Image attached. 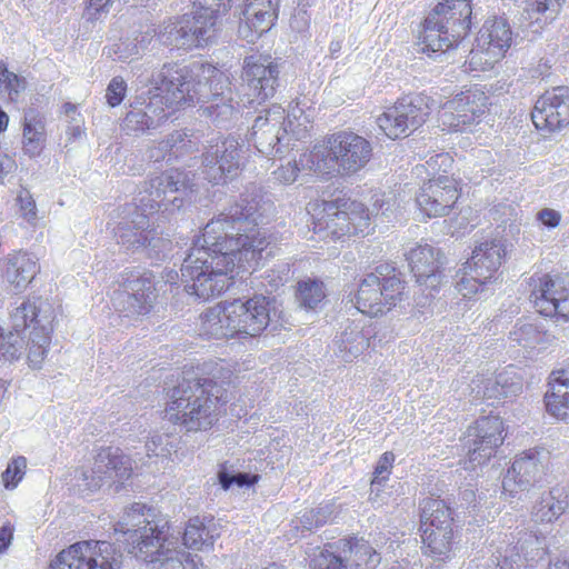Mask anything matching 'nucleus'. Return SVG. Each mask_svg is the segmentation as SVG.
Wrapping results in <instances>:
<instances>
[{
	"label": "nucleus",
	"mask_w": 569,
	"mask_h": 569,
	"mask_svg": "<svg viewBox=\"0 0 569 569\" xmlns=\"http://www.w3.org/2000/svg\"><path fill=\"white\" fill-rule=\"evenodd\" d=\"M269 244L249 218L211 220L181 268L186 291L201 301L220 297L234 284L241 269L259 263Z\"/></svg>",
	"instance_id": "1"
},
{
	"label": "nucleus",
	"mask_w": 569,
	"mask_h": 569,
	"mask_svg": "<svg viewBox=\"0 0 569 569\" xmlns=\"http://www.w3.org/2000/svg\"><path fill=\"white\" fill-rule=\"evenodd\" d=\"M162 94L151 100V112L159 118H171L194 108L200 101L211 102L209 116L230 114L233 111L230 73L216 66L196 62L190 66L164 64L161 69Z\"/></svg>",
	"instance_id": "2"
},
{
	"label": "nucleus",
	"mask_w": 569,
	"mask_h": 569,
	"mask_svg": "<svg viewBox=\"0 0 569 569\" xmlns=\"http://www.w3.org/2000/svg\"><path fill=\"white\" fill-rule=\"evenodd\" d=\"M168 529L167 516L141 502L126 508L114 527L124 537L128 552L150 563L151 569H202L199 556H191L167 539Z\"/></svg>",
	"instance_id": "3"
},
{
	"label": "nucleus",
	"mask_w": 569,
	"mask_h": 569,
	"mask_svg": "<svg viewBox=\"0 0 569 569\" xmlns=\"http://www.w3.org/2000/svg\"><path fill=\"white\" fill-rule=\"evenodd\" d=\"M192 191V184L184 171L171 169L150 179L148 186L138 192V204H127L122 209L123 221L113 229L117 241L128 248L144 247L154 238L156 230L150 228L147 211L150 213L164 207L167 202L180 208L183 199L173 196H187Z\"/></svg>",
	"instance_id": "4"
},
{
	"label": "nucleus",
	"mask_w": 569,
	"mask_h": 569,
	"mask_svg": "<svg viewBox=\"0 0 569 569\" xmlns=\"http://www.w3.org/2000/svg\"><path fill=\"white\" fill-rule=\"evenodd\" d=\"M274 299L262 293L219 302L200 316L199 336L206 339L248 340L270 325Z\"/></svg>",
	"instance_id": "5"
},
{
	"label": "nucleus",
	"mask_w": 569,
	"mask_h": 569,
	"mask_svg": "<svg viewBox=\"0 0 569 569\" xmlns=\"http://www.w3.org/2000/svg\"><path fill=\"white\" fill-rule=\"evenodd\" d=\"M226 403V390L216 380L183 379L172 389L164 417L187 431H204L218 421Z\"/></svg>",
	"instance_id": "6"
},
{
	"label": "nucleus",
	"mask_w": 569,
	"mask_h": 569,
	"mask_svg": "<svg viewBox=\"0 0 569 569\" xmlns=\"http://www.w3.org/2000/svg\"><path fill=\"white\" fill-rule=\"evenodd\" d=\"M371 158L370 141L347 130L327 134L312 150L300 154L302 166L321 177L356 174L370 162Z\"/></svg>",
	"instance_id": "7"
},
{
	"label": "nucleus",
	"mask_w": 569,
	"mask_h": 569,
	"mask_svg": "<svg viewBox=\"0 0 569 569\" xmlns=\"http://www.w3.org/2000/svg\"><path fill=\"white\" fill-rule=\"evenodd\" d=\"M312 219V230L327 241L345 242L352 238H363L373 231L368 208L350 198L331 201L315 200L308 204Z\"/></svg>",
	"instance_id": "8"
},
{
	"label": "nucleus",
	"mask_w": 569,
	"mask_h": 569,
	"mask_svg": "<svg viewBox=\"0 0 569 569\" xmlns=\"http://www.w3.org/2000/svg\"><path fill=\"white\" fill-rule=\"evenodd\" d=\"M406 295V281L390 263H381L365 274L355 293L358 311L370 317L382 316L400 303Z\"/></svg>",
	"instance_id": "9"
},
{
	"label": "nucleus",
	"mask_w": 569,
	"mask_h": 569,
	"mask_svg": "<svg viewBox=\"0 0 569 569\" xmlns=\"http://www.w3.org/2000/svg\"><path fill=\"white\" fill-rule=\"evenodd\" d=\"M427 164L433 170L442 169L447 173L452 168L453 158L449 153H438L431 157ZM460 181L452 174L436 173L425 180L416 193V206L423 218H440L448 216L461 197Z\"/></svg>",
	"instance_id": "10"
},
{
	"label": "nucleus",
	"mask_w": 569,
	"mask_h": 569,
	"mask_svg": "<svg viewBox=\"0 0 569 569\" xmlns=\"http://www.w3.org/2000/svg\"><path fill=\"white\" fill-rule=\"evenodd\" d=\"M491 101L483 87H463L451 99L443 102L437 113V124L447 133L465 132L480 124L489 114Z\"/></svg>",
	"instance_id": "11"
},
{
	"label": "nucleus",
	"mask_w": 569,
	"mask_h": 569,
	"mask_svg": "<svg viewBox=\"0 0 569 569\" xmlns=\"http://www.w3.org/2000/svg\"><path fill=\"white\" fill-rule=\"evenodd\" d=\"M527 283L529 299L539 315L569 321V277L567 274L536 271Z\"/></svg>",
	"instance_id": "12"
},
{
	"label": "nucleus",
	"mask_w": 569,
	"mask_h": 569,
	"mask_svg": "<svg viewBox=\"0 0 569 569\" xmlns=\"http://www.w3.org/2000/svg\"><path fill=\"white\" fill-rule=\"evenodd\" d=\"M512 42L511 28L503 17L488 18L480 28L465 66L470 71H486L501 61Z\"/></svg>",
	"instance_id": "13"
},
{
	"label": "nucleus",
	"mask_w": 569,
	"mask_h": 569,
	"mask_svg": "<svg viewBox=\"0 0 569 569\" xmlns=\"http://www.w3.org/2000/svg\"><path fill=\"white\" fill-rule=\"evenodd\" d=\"M121 565L122 553L113 543L87 540L59 552L49 569H120Z\"/></svg>",
	"instance_id": "14"
},
{
	"label": "nucleus",
	"mask_w": 569,
	"mask_h": 569,
	"mask_svg": "<svg viewBox=\"0 0 569 569\" xmlns=\"http://www.w3.org/2000/svg\"><path fill=\"white\" fill-rule=\"evenodd\" d=\"M214 26L216 18L204 9L182 14L164 27V33H168L166 42L184 50L203 48L214 37Z\"/></svg>",
	"instance_id": "15"
},
{
	"label": "nucleus",
	"mask_w": 569,
	"mask_h": 569,
	"mask_svg": "<svg viewBox=\"0 0 569 569\" xmlns=\"http://www.w3.org/2000/svg\"><path fill=\"white\" fill-rule=\"evenodd\" d=\"M241 78L249 90L250 102L261 104L276 93L279 64L271 54L257 51L244 58Z\"/></svg>",
	"instance_id": "16"
},
{
	"label": "nucleus",
	"mask_w": 569,
	"mask_h": 569,
	"mask_svg": "<svg viewBox=\"0 0 569 569\" xmlns=\"http://www.w3.org/2000/svg\"><path fill=\"white\" fill-rule=\"evenodd\" d=\"M535 128L553 133L569 126V87L558 86L545 91L530 113Z\"/></svg>",
	"instance_id": "17"
},
{
	"label": "nucleus",
	"mask_w": 569,
	"mask_h": 569,
	"mask_svg": "<svg viewBox=\"0 0 569 569\" xmlns=\"http://www.w3.org/2000/svg\"><path fill=\"white\" fill-rule=\"evenodd\" d=\"M240 147L236 139L210 143L202 156V174L212 184H226L240 173Z\"/></svg>",
	"instance_id": "18"
},
{
	"label": "nucleus",
	"mask_w": 569,
	"mask_h": 569,
	"mask_svg": "<svg viewBox=\"0 0 569 569\" xmlns=\"http://www.w3.org/2000/svg\"><path fill=\"white\" fill-rule=\"evenodd\" d=\"M506 426L498 415L478 418L467 430L470 460H490L502 446Z\"/></svg>",
	"instance_id": "19"
},
{
	"label": "nucleus",
	"mask_w": 569,
	"mask_h": 569,
	"mask_svg": "<svg viewBox=\"0 0 569 569\" xmlns=\"http://www.w3.org/2000/svg\"><path fill=\"white\" fill-rule=\"evenodd\" d=\"M279 10V0H244L239 18V36L248 42L257 41L276 26Z\"/></svg>",
	"instance_id": "20"
},
{
	"label": "nucleus",
	"mask_w": 569,
	"mask_h": 569,
	"mask_svg": "<svg viewBox=\"0 0 569 569\" xmlns=\"http://www.w3.org/2000/svg\"><path fill=\"white\" fill-rule=\"evenodd\" d=\"M410 271L420 286L437 289L445 270V254L431 244H417L406 254Z\"/></svg>",
	"instance_id": "21"
},
{
	"label": "nucleus",
	"mask_w": 569,
	"mask_h": 569,
	"mask_svg": "<svg viewBox=\"0 0 569 569\" xmlns=\"http://www.w3.org/2000/svg\"><path fill=\"white\" fill-rule=\"evenodd\" d=\"M451 36L461 43L471 31L472 1L443 0L429 12Z\"/></svg>",
	"instance_id": "22"
},
{
	"label": "nucleus",
	"mask_w": 569,
	"mask_h": 569,
	"mask_svg": "<svg viewBox=\"0 0 569 569\" xmlns=\"http://www.w3.org/2000/svg\"><path fill=\"white\" fill-rule=\"evenodd\" d=\"M506 251L503 244L495 239L485 240L472 250L462 272L478 281L490 282L499 270Z\"/></svg>",
	"instance_id": "23"
},
{
	"label": "nucleus",
	"mask_w": 569,
	"mask_h": 569,
	"mask_svg": "<svg viewBox=\"0 0 569 569\" xmlns=\"http://www.w3.org/2000/svg\"><path fill=\"white\" fill-rule=\"evenodd\" d=\"M338 569H376L381 562V556L369 541L363 538L340 539L338 551Z\"/></svg>",
	"instance_id": "24"
},
{
	"label": "nucleus",
	"mask_w": 569,
	"mask_h": 569,
	"mask_svg": "<svg viewBox=\"0 0 569 569\" xmlns=\"http://www.w3.org/2000/svg\"><path fill=\"white\" fill-rule=\"evenodd\" d=\"M460 43L430 14L421 23L417 46L419 52L432 57L457 48Z\"/></svg>",
	"instance_id": "25"
},
{
	"label": "nucleus",
	"mask_w": 569,
	"mask_h": 569,
	"mask_svg": "<svg viewBox=\"0 0 569 569\" xmlns=\"http://www.w3.org/2000/svg\"><path fill=\"white\" fill-rule=\"evenodd\" d=\"M40 272L38 259L27 250H16L6 260L4 277L17 289H26Z\"/></svg>",
	"instance_id": "26"
},
{
	"label": "nucleus",
	"mask_w": 569,
	"mask_h": 569,
	"mask_svg": "<svg viewBox=\"0 0 569 569\" xmlns=\"http://www.w3.org/2000/svg\"><path fill=\"white\" fill-rule=\"evenodd\" d=\"M399 109L406 117L412 133L420 129L439 108L438 101L426 92H411L396 100Z\"/></svg>",
	"instance_id": "27"
},
{
	"label": "nucleus",
	"mask_w": 569,
	"mask_h": 569,
	"mask_svg": "<svg viewBox=\"0 0 569 569\" xmlns=\"http://www.w3.org/2000/svg\"><path fill=\"white\" fill-rule=\"evenodd\" d=\"M47 141L46 118L36 110L29 109L24 112L22 120V150L31 158L39 157Z\"/></svg>",
	"instance_id": "28"
},
{
	"label": "nucleus",
	"mask_w": 569,
	"mask_h": 569,
	"mask_svg": "<svg viewBox=\"0 0 569 569\" xmlns=\"http://www.w3.org/2000/svg\"><path fill=\"white\" fill-rule=\"evenodd\" d=\"M550 389L545 395L546 409L559 420L569 419V371L557 370L551 373Z\"/></svg>",
	"instance_id": "29"
},
{
	"label": "nucleus",
	"mask_w": 569,
	"mask_h": 569,
	"mask_svg": "<svg viewBox=\"0 0 569 569\" xmlns=\"http://www.w3.org/2000/svg\"><path fill=\"white\" fill-rule=\"evenodd\" d=\"M76 472L83 478L87 488L93 490L102 487L108 480L122 482L130 478L132 469L129 465H83Z\"/></svg>",
	"instance_id": "30"
},
{
	"label": "nucleus",
	"mask_w": 569,
	"mask_h": 569,
	"mask_svg": "<svg viewBox=\"0 0 569 569\" xmlns=\"http://www.w3.org/2000/svg\"><path fill=\"white\" fill-rule=\"evenodd\" d=\"M220 532L212 519L206 521L199 517L191 518L183 532V545L193 550H208L213 547Z\"/></svg>",
	"instance_id": "31"
},
{
	"label": "nucleus",
	"mask_w": 569,
	"mask_h": 569,
	"mask_svg": "<svg viewBox=\"0 0 569 569\" xmlns=\"http://www.w3.org/2000/svg\"><path fill=\"white\" fill-rule=\"evenodd\" d=\"M568 507L567 495L562 488L555 487L543 492L532 508L537 521L551 522L561 516Z\"/></svg>",
	"instance_id": "32"
},
{
	"label": "nucleus",
	"mask_w": 569,
	"mask_h": 569,
	"mask_svg": "<svg viewBox=\"0 0 569 569\" xmlns=\"http://www.w3.org/2000/svg\"><path fill=\"white\" fill-rule=\"evenodd\" d=\"M538 465H510L502 479L503 493L513 497L539 482Z\"/></svg>",
	"instance_id": "33"
},
{
	"label": "nucleus",
	"mask_w": 569,
	"mask_h": 569,
	"mask_svg": "<svg viewBox=\"0 0 569 569\" xmlns=\"http://www.w3.org/2000/svg\"><path fill=\"white\" fill-rule=\"evenodd\" d=\"M422 529H452V510L445 500L426 498L420 502Z\"/></svg>",
	"instance_id": "34"
},
{
	"label": "nucleus",
	"mask_w": 569,
	"mask_h": 569,
	"mask_svg": "<svg viewBox=\"0 0 569 569\" xmlns=\"http://www.w3.org/2000/svg\"><path fill=\"white\" fill-rule=\"evenodd\" d=\"M422 550L427 557L439 562L450 557L453 538L452 529H429L426 527L422 529Z\"/></svg>",
	"instance_id": "35"
},
{
	"label": "nucleus",
	"mask_w": 569,
	"mask_h": 569,
	"mask_svg": "<svg viewBox=\"0 0 569 569\" xmlns=\"http://www.w3.org/2000/svg\"><path fill=\"white\" fill-rule=\"evenodd\" d=\"M376 123L383 134L391 140L406 138L412 133L406 117L396 101L385 108L377 117Z\"/></svg>",
	"instance_id": "36"
},
{
	"label": "nucleus",
	"mask_w": 569,
	"mask_h": 569,
	"mask_svg": "<svg viewBox=\"0 0 569 569\" xmlns=\"http://www.w3.org/2000/svg\"><path fill=\"white\" fill-rule=\"evenodd\" d=\"M567 0H535L527 9L528 27L533 32H541L557 19Z\"/></svg>",
	"instance_id": "37"
},
{
	"label": "nucleus",
	"mask_w": 569,
	"mask_h": 569,
	"mask_svg": "<svg viewBox=\"0 0 569 569\" xmlns=\"http://www.w3.org/2000/svg\"><path fill=\"white\" fill-rule=\"evenodd\" d=\"M51 343V332L46 327H34L28 333L27 361L31 369L41 368Z\"/></svg>",
	"instance_id": "38"
},
{
	"label": "nucleus",
	"mask_w": 569,
	"mask_h": 569,
	"mask_svg": "<svg viewBox=\"0 0 569 569\" xmlns=\"http://www.w3.org/2000/svg\"><path fill=\"white\" fill-rule=\"evenodd\" d=\"M190 142L186 133L177 131L152 148L150 150V158L156 162L161 160L171 161L186 154L189 151Z\"/></svg>",
	"instance_id": "39"
},
{
	"label": "nucleus",
	"mask_w": 569,
	"mask_h": 569,
	"mask_svg": "<svg viewBox=\"0 0 569 569\" xmlns=\"http://www.w3.org/2000/svg\"><path fill=\"white\" fill-rule=\"evenodd\" d=\"M161 90V73L159 74L158 86L154 89V92L150 91L149 102L147 103V111H129L124 118L126 127L134 132H144L151 127L167 121L169 118H159L158 116L151 112V100L159 94H162Z\"/></svg>",
	"instance_id": "40"
},
{
	"label": "nucleus",
	"mask_w": 569,
	"mask_h": 569,
	"mask_svg": "<svg viewBox=\"0 0 569 569\" xmlns=\"http://www.w3.org/2000/svg\"><path fill=\"white\" fill-rule=\"evenodd\" d=\"M337 345L343 361L349 362L369 348V338L357 328H351L341 333Z\"/></svg>",
	"instance_id": "41"
},
{
	"label": "nucleus",
	"mask_w": 569,
	"mask_h": 569,
	"mask_svg": "<svg viewBox=\"0 0 569 569\" xmlns=\"http://www.w3.org/2000/svg\"><path fill=\"white\" fill-rule=\"evenodd\" d=\"M340 550V540L328 543L323 548L316 547L309 552L310 568L311 569H338L339 559L338 551Z\"/></svg>",
	"instance_id": "42"
},
{
	"label": "nucleus",
	"mask_w": 569,
	"mask_h": 569,
	"mask_svg": "<svg viewBox=\"0 0 569 569\" xmlns=\"http://www.w3.org/2000/svg\"><path fill=\"white\" fill-rule=\"evenodd\" d=\"M326 298L323 283L318 280H302L297 286V299L308 309H315Z\"/></svg>",
	"instance_id": "43"
},
{
	"label": "nucleus",
	"mask_w": 569,
	"mask_h": 569,
	"mask_svg": "<svg viewBox=\"0 0 569 569\" xmlns=\"http://www.w3.org/2000/svg\"><path fill=\"white\" fill-rule=\"evenodd\" d=\"M39 308L34 302L26 301L12 313L13 328L17 333L41 327L38 321Z\"/></svg>",
	"instance_id": "44"
},
{
	"label": "nucleus",
	"mask_w": 569,
	"mask_h": 569,
	"mask_svg": "<svg viewBox=\"0 0 569 569\" xmlns=\"http://www.w3.org/2000/svg\"><path fill=\"white\" fill-rule=\"evenodd\" d=\"M472 385L475 386L473 389H477V393H481L483 399H500L507 395V385L501 383L497 377L480 375L472 380Z\"/></svg>",
	"instance_id": "45"
},
{
	"label": "nucleus",
	"mask_w": 569,
	"mask_h": 569,
	"mask_svg": "<svg viewBox=\"0 0 569 569\" xmlns=\"http://www.w3.org/2000/svg\"><path fill=\"white\" fill-rule=\"evenodd\" d=\"M136 293L134 300L138 302V313L146 315L151 309V300L154 291V286L150 279H138L134 286L131 287Z\"/></svg>",
	"instance_id": "46"
},
{
	"label": "nucleus",
	"mask_w": 569,
	"mask_h": 569,
	"mask_svg": "<svg viewBox=\"0 0 569 569\" xmlns=\"http://www.w3.org/2000/svg\"><path fill=\"white\" fill-rule=\"evenodd\" d=\"M301 171L313 172L308 167H303L299 158L280 166L273 171V178L279 184L289 186L298 179Z\"/></svg>",
	"instance_id": "47"
},
{
	"label": "nucleus",
	"mask_w": 569,
	"mask_h": 569,
	"mask_svg": "<svg viewBox=\"0 0 569 569\" xmlns=\"http://www.w3.org/2000/svg\"><path fill=\"white\" fill-rule=\"evenodd\" d=\"M17 206L21 218L31 226L37 224L38 210L36 201L29 190L22 188L17 196Z\"/></svg>",
	"instance_id": "48"
},
{
	"label": "nucleus",
	"mask_w": 569,
	"mask_h": 569,
	"mask_svg": "<svg viewBox=\"0 0 569 569\" xmlns=\"http://www.w3.org/2000/svg\"><path fill=\"white\" fill-rule=\"evenodd\" d=\"M258 480V475H249L246 472L229 473L226 470L219 472V482L224 490L231 488L233 485L239 488H249Z\"/></svg>",
	"instance_id": "49"
},
{
	"label": "nucleus",
	"mask_w": 569,
	"mask_h": 569,
	"mask_svg": "<svg viewBox=\"0 0 569 569\" xmlns=\"http://www.w3.org/2000/svg\"><path fill=\"white\" fill-rule=\"evenodd\" d=\"M322 509H309L305 510L300 517H298L292 522L295 523V528H301L302 531H310L316 527H319L327 522V516L322 515Z\"/></svg>",
	"instance_id": "50"
},
{
	"label": "nucleus",
	"mask_w": 569,
	"mask_h": 569,
	"mask_svg": "<svg viewBox=\"0 0 569 569\" xmlns=\"http://www.w3.org/2000/svg\"><path fill=\"white\" fill-rule=\"evenodd\" d=\"M127 94V83L121 77H114L109 82L106 90L107 103L114 108L119 106Z\"/></svg>",
	"instance_id": "51"
},
{
	"label": "nucleus",
	"mask_w": 569,
	"mask_h": 569,
	"mask_svg": "<svg viewBox=\"0 0 569 569\" xmlns=\"http://www.w3.org/2000/svg\"><path fill=\"white\" fill-rule=\"evenodd\" d=\"M26 79L11 72L6 80L0 83V90L7 92L9 100L16 102L19 94L26 89Z\"/></svg>",
	"instance_id": "52"
},
{
	"label": "nucleus",
	"mask_w": 569,
	"mask_h": 569,
	"mask_svg": "<svg viewBox=\"0 0 569 569\" xmlns=\"http://www.w3.org/2000/svg\"><path fill=\"white\" fill-rule=\"evenodd\" d=\"M27 465H7L1 473V480L6 489H14L26 475Z\"/></svg>",
	"instance_id": "53"
},
{
	"label": "nucleus",
	"mask_w": 569,
	"mask_h": 569,
	"mask_svg": "<svg viewBox=\"0 0 569 569\" xmlns=\"http://www.w3.org/2000/svg\"><path fill=\"white\" fill-rule=\"evenodd\" d=\"M516 557L519 558V555L517 553ZM515 565L516 559L512 550H510V553L508 549L505 552L497 550L487 565V569H516Z\"/></svg>",
	"instance_id": "54"
},
{
	"label": "nucleus",
	"mask_w": 569,
	"mask_h": 569,
	"mask_svg": "<svg viewBox=\"0 0 569 569\" xmlns=\"http://www.w3.org/2000/svg\"><path fill=\"white\" fill-rule=\"evenodd\" d=\"M485 284H487V282L478 281L477 279L468 277L463 273L462 278L457 283V289L463 298L471 299L475 295L482 290Z\"/></svg>",
	"instance_id": "55"
},
{
	"label": "nucleus",
	"mask_w": 569,
	"mask_h": 569,
	"mask_svg": "<svg viewBox=\"0 0 569 569\" xmlns=\"http://www.w3.org/2000/svg\"><path fill=\"white\" fill-rule=\"evenodd\" d=\"M538 220L548 228H556L561 220V216L558 211L545 208L540 210L537 214Z\"/></svg>",
	"instance_id": "56"
},
{
	"label": "nucleus",
	"mask_w": 569,
	"mask_h": 569,
	"mask_svg": "<svg viewBox=\"0 0 569 569\" xmlns=\"http://www.w3.org/2000/svg\"><path fill=\"white\" fill-rule=\"evenodd\" d=\"M392 465H377L373 472V479L371 481V491L379 490L381 486L390 476Z\"/></svg>",
	"instance_id": "57"
},
{
	"label": "nucleus",
	"mask_w": 569,
	"mask_h": 569,
	"mask_svg": "<svg viewBox=\"0 0 569 569\" xmlns=\"http://www.w3.org/2000/svg\"><path fill=\"white\" fill-rule=\"evenodd\" d=\"M111 0H88L86 13L89 19H98L101 12L106 11Z\"/></svg>",
	"instance_id": "58"
},
{
	"label": "nucleus",
	"mask_w": 569,
	"mask_h": 569,
	"mask_svg": "<svg viewBox=\"0 0 569 569\" xmlns=\"http://www.w3.org/2000/svg\"><path fill=\"white\" fill-rule=\"evenodd\" d=\"M370 202L372 206L373 214H378L379 212H381L385 208V204L387 203L385 200V192L380 190L372 191Z\"/></svg>",
	"instance_id": "59"
},
{
	"label": "nucleus",
	"mask_w": 569,
	"mask_h": 569,
	"mask_svg": "<svg viewBox=\"0 0 569 569\" xmlns=\"http://www.w3.org/2000/svg\"><path fill=\"white\" fill-rule=\"evenodd\" d=\"M16 345L17 341L8 342L7 346L2 345L1 347L2 356L9 361L18 360L21 356L20 349Z\"/></svg>",
	"instance_id": "60"
},
{
	"label": "nucleus",
	"mask_w": 569,
	"mask_h": 569,
	"mask_svg": "<svg viewBox=\"0 0 569 569\" xmlns=\"http://www.w3.org/2000/svg\"><path fill=\"white\" fill-rule=\"evenodd\" d=\"M460 499V508L469 509L470 507H476V493L471 489H465L459 493Z\"/></svg>",
	"instance_id": "61"
},
{
	"label": "nucleus",
	"mask_w": 569,
	"mask_h": 569,
	"mask_svg": "<svg viewBox=\"0 0 569 569\" xmlns=\"http://www.w3.org/2000/svg\"><path fill=\"white\" fill-rule=\"evenodd\" d=\"M543 453H546L543 448H531L522 452L520 460L523 462H532L536 460L545 459L546 457L542 456Z\"/></svg>",
	"instance_id": "62"
},
{
	"label": "nucleus",
	"mask_w": 569,
	"mask_h": 569,
	"mask_svg": "<svg viewBox=\"0 0 569 569\" xmlns=\"http://www.w3.org/2000/svg\"><path fill=\"white\" fill-rule=\"evenodd\" d=\"M12 538V531L10 528L2 527L0 529V553L8 548Z\"/></svg>",
	"instance_id": "63"
},
{
	"label": "nucleus",
	"mask_w": 569,
	"mask_h": 569,
	"mask_svg": "<svg viewBox=\"0 0 569 569\" xmlns=\"http://www.w3.org/2000/svg\"><path fill=\"white\" fill-rule=\"evenodd\" d=\"M124 43H116V44H112L110 47H108L107 49V54L109 58H111L112 60H122V59H126L127 56H123V54H120L121 53V47L123 46Z\"/></svg>",
	"instance_id": "64"
}]
</instances>
